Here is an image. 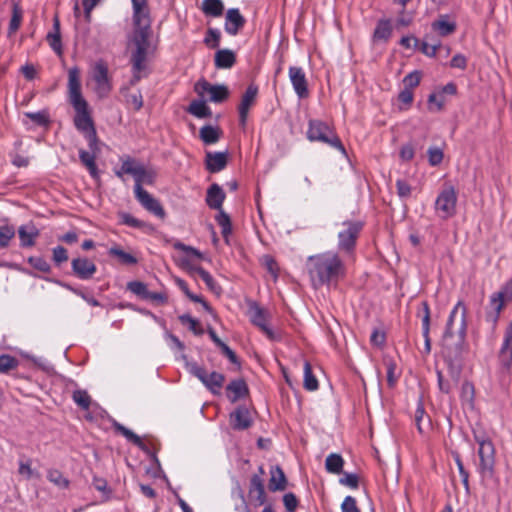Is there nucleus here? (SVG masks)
<instances>
[{"instance_id": "864d4df0", "label": "nucleus", "mask_w": 512, "mask_h": 512, "mask_svg": "<svg viewBox=\"0 0 512 512\" xmlns=\"http://www.w3.org/2000/svg\"><path fill=\"white\" fill-rule=\"evenodd\" d=\"M127 289L133 294L141 297L142 299H146L149 290L147 289V285L141 281H131L127 284Z\"/></svg>"}, {"instance_id": "39448f33", "label": "nucleus", "mask_w": 512, "mask_h": 512, "mask_svg": "<svg viewBox=\"0 0 512 512\" xmlns=\"http://www.w3.org/2000/svg\"><path fill=\"white\" fill-rule=\"evenodd\" d=\"M121 167L115 170V175L123 179L125 174H129L134 178L135 186L142 187L143 184L152 185L156 178V173L152 169H147L142 163L130 156H123L120 158Z\"/></svg>"}, {"instance_id": "6ab92c4d", "label": "nucleus", "mask_w": 512, "mask_h": 512, "mask_svg": "<svg viewBox=\"0 0 512 512\" xmlns=\"http://www.w3.org/2000/svg\"><path fill=\"white\" fill-rule=\"evenodd\" d=\"M289 78L297 96L300 99L308 97V83L304 70L301 67L291 66L289 68Z\"/></svg>"}, {"instance_id": "de8ad7c7", "label": "nucleus", "mask_w": 512, "mask_h": 512, "mask_svg": "<svg viewBox=\"0 0 512 512\" xmlns=\"http://www.w3.org/2000/svg\"><path fill=\"white\" fill-rule=\"evenodd\" d=\"M425 315L422 319L423 326V336L425 338V352L429 353L431 351V343L429 338V327H430V313L429 307L426 303H424Z\"/></svg>"}, {"instance_id": "0e129e2a", "label": "nucleus", "mask_w": 512, "mask_h": 512, "mask_svg": "<svg viewBox=\"0 0 512 512\" xmlns=\"http://www.w3.org/2000/svg\"><path fill=\"white\" fill-rule=\"evenodd\" d=\"M120 217L121 222L129 227L144 228L146 226L145 222L135 218L129 213H122Z\"/></svg>"}, {"instance_id": "4468645a", "label": "nucleus", "mask_w": 512, "mask_h": 512, "mask_svg": "<svg viewBox=\"0 0 512 512\" xmlns=\"http://www.w3.org/2000/svg\"><path fill=\"white\" fill-rule=\"evenodd\" d=\"M248 313L251 322L255 326H257L266 335L268 339L272 341L279 339V336L268 325V321L270 318L268 311L261 308L256 302H252L249 305Z\"/></svg>"}, {"instance_id": "5fc2aeb1", "label": "nucleus", "mask_w": 512, "mask_h": 512, "mask_svg": "<svg viewBox=\"0 0 512 512\" xmlns=\"http://www.w3.org/2000/svg\"><path fill=\"white\" fill-rule=\"evenodd\" d=\"M475 395L474 385L471 382L465 381L461 387V400L469 405L473 404Z\"/></svg>"}, {"instance_id": "ddd939ff", "label": "nucleus", "mask_w": 512, "mask_h": 512, "mask_svg": "<svg viewBox=\"0 0 512 512\" xmlns=\"http://www.w3.org/2000/svg\"><path fill=\"white\" fill-rule=\"evenodd\" d=\"M195 92L201 97L214 103H221L229 96V90L225 85H214L202 79L194 87Z\"/></svg>"}, {"instance_id": "2f4dec72", "label": "nucleus", "mask_w": 512, "mask_h": 512, "mask_svg": "<svg viewBox=\"0 0 512 512\" xmlns=\"http://www.w3.org/2000/svg\"><path fill=\"white\" fill-rule=\"evenodd\" d=\"M286 477L280 467L271 470V478L269 480L270 491H283L286 488Z\"/></svg>"}, {"instance_id": "4be33fe9", "label": "nucleus", "mask_w": 512, "mask_h": 512, "mask_svg": "<svg viewBox=\"0 0 512 512\" xmlns=\"http://www.w3.org/2000/svg\"><path fill=\"white\" fill-rule=\"evenodd\" d=\"M245 22V18L241 15L239 9L231 8L226 13L225 31L229 35L235 36L244 27Z\"/></svg>"}, {"instance_id": "412c9836", "label": "nucleus", "mask_w": 512, "mask_h": 512, "mask_svg": "<svg viewBox=\"0 0 512 512\" xmlns=\"http://www.w3.org/2000/svg\"><path fill=\"white\" fill-rule=\"evenodd\" d=\"M230 424L235 430H245L252 424L250 411L246 406H238L230 414Z\"/></svg>"}, {"instance_id": "052dcab7", "label": "nucleus", "mask_w": 512, "mask_h": 512, "mask_svg": "<svg viewBox=\"0 0 512 512\" xmlns=\"http://www.w3.org/2000/svg\"><path fill=\"white\" fill-rule=\"evenodd\" d=\"M28 263L35 269L44 272L49 273L51 271L50 264L42 257H29Z\"/></svg>"}, {"instance_id": "bb28decb", "label": "nucleus", "mask_w": 512, "mask_h": 512, "mask_svg": "<svg viewBox=\"0 0 512 512\" xmlns=\"http://www.w3.org/2000/svg\"><path fill=\"white\" fill-rule=\"evenodd\" d=\"M225 199V193L222 188L214 183L212 184L206 195V203L211 209L222 210V204Z\"/></svg>"}, {"instance_id": "58836bf2", "label": "nucleus", "mask_w": 512, "mask_h": 512, "mask_svg": "<svg viewBox=\"0 0 512 512\" xmlns=\"http://www.w3.org/2000/svg\"><path fill=\"white\" fill-rule=\"evenodd\" d=\"M176 284L191 301L201 303L205 310L212 312L210 305L201 296L192 293L183 279L177 278Z\"/></svg>"}, {"instance_id": "0eeeda50", "label": "nucleus", "mask_w": 512, "mask_h": 512, "mask_svg": "<svg viewBox=\"0 0 512 512\" xmlns=\"http://www.w3.org/2000/svg\"><path fill=\"white\" fill-rule=\"evenodd\" d=\"M467 330V308L462 301H458L452 309L444 332V338H451L455 334L459 337V342L463 343Z\"/></svg>"}, {"instance_id": "c85d7f7f", "label": "nucleus", "mask_w": 512, "mask_h": 512, "mask_svg": "<svg viewBox=\"0 0 512 512\" xmlns=\"http://www.w3.org/2000/svg\"><path fill=\"white\" fill-rule=\"evenodd\" d=\"M228 398L231 402H236L248 393V387L244 380L236 379L227 386Z\"/></svg>"}, {"instance_id": "423d86ee", "label": "nucleus", "mask_w": 512, "mask_h": 512, "mask_svg": "<svg viewBox=\"0 0 512 512\" xmlns=\"http://www.w3.org/2000/svg\"><path fill=\"white\" fill-rule=\"evenodd\" d=\"M307 138L310 141H319L330 145L346 155V150L339 137L332 131L330 126L319 120H310L307 131Z\"/></svg>"}, {"instance_id": "a18cd8bd", "label": "nucleus", "mask_w": 512, "mask_h": 512, "mask_svg": "<svg viewBox=\"0 0 512 512\" xmlns=\"http://www.w3.org/2000/svg\"><path fill=\"white\" fill-rule=\"evenodd\" d=\"M19 360L11 355H0V373H8L18 367Z\"/></svg>"}, {"instance_id": "c03bdc74", "label": "nucleus", "mask_w": 512, "mask_h": 512, "mask_svg": "<svg viewBox=\"0 0 512 512\" xmlns=\"http://www.w3.org/2000/svg\"><path fill=\"white\" fill-rule=\"evenodd\" d=\"M22 10L18 5H14L12 9V17L9 22L8 35L14 34L20 27L22 22Z\"/></svg>"}, {"instance_id": "13d9d810", "label": "nucleus", "mask_w": 512, "mask_h": 512, "mask_svg": "<svg viewBox=\"0 0 512 512\" xmlns=\"http://www.w3.org/2000/svg\"><path fill=\"white\" fill-rule=\"evenodd\" d=\"M421 81V73L419 71H413L406 75L403 79L404 88L413 91L415 87L419 85Z\"/></svg>"}, {"instance_id": "774afa93", "label": "nucleus", "mask_w": 512, "mask_h": 512, "mask_svg": "<svg viewBox=\"0 0 512 512\" xmlns=\"http://www.w3.org/2000/svg\"><path fill=\"white\" fill-rule=\"evenodd\" d=\"M342 512H360L357 501L352 496H346L341 504Z\"/></svg>"}, {"instance_id": "680f3d73", "label": "nucleus", "mask_w": 512, "mask_h": 512, "mask_svg": "<svg viewBox=\"0 0 512 512\" xmlns=\"http://www.w3.org/2000/svg\"><path fill=\"white\" fill-rule=\"evenodd\" d=\"M262 263L267 269V271L273 276L276 280L278 277L279 267L275 259L270 255H264L262 257Z\"/></svg>"}, {"instance_id": "bf43d9fd", "label": "nucleus", "mask_w": 512, "mask_h": 512, "mask_svg": "<svg viewBox=\"0 0 512 512\" xmlns=\"http://www.w3.org/2000/svg\"><path fill=\"white\" fill-rule=\"evenodd\" d=\"M221 34L219 30L214 28H209L207 30V35L204 39V43L210 48H216L219 46Z\"/></svg>"}, {"instance_id": "4c0bfd02", "label": "nucleus", "mask_w": 512, "mask_h": 512, "mask_svg": "<svg viewBox=\"0 0 512 512\" xmlns=\"http://www.w3.org/2000/svg\"><path fill=\"white\" fill-rule=\"evenodd\" d=\"M304 383L303 386L308 391H315L319 387L318 380L312 372L311 364L305 360L303 364Z\"/></svg>"}, {"instance_id": "7c9ffc66", "label": "nucleus", "mask_w": 512, "mask_h": 512, "mask_svg": "<svg viewBox=\"0 0 512 512\" xmlns=\"http://www.w3.org/2000/svg\"><path fill=\"white\" fill-rule=\"evenodd\" d=\"M201 10L206 16L221 17L224 12V4L222 0H203Z\"/></svg>"}, {"instance_id": "b1692460", "label": "nucleus", "mask_w": 512, "mask_h": 512, "mask_svg": "<svg viewBox=\"0 0 512 512\" xmlns=\"http://www.w3.org/2000/svg\"><path fill=\"white\" fill-rule=\"evenodd\" d=\"M456 22L450 20L449 15H440L437 20H435L431 24V28L434 32L438 33L440 36L445 37L451 35L456 30Z\"/></svg>"}, {"instance_id": "09e8293b", "label": "nucleus", "mask_w": 512, "mask_h": 512, "mask_svg": "<svg viewBox=\"0 0 512 512\" xmlns=\"http://www.w3.org/2000/svg\"><path fill=\"white\" fill-rule=\"evenodd\" d=\"M47 478L50 482L60 488H68L69 480L63 476V474L57 469H51L47 472Z\"/></svg>"}, {"instance_id": "f257e3e1", "label": "nucleus", "mask_w": 512, "mask_h": 512, "mask_svg": "<svg viewBox=\"0 0 512 512\" xmlns=\"http://www.w3.org/2000/svg\"><path fill=\"white\" fill-rule=\"evenodd\" d=\"M133 6V31L128 37L127 51L130 63L137 70H145L149 55L152 53L150 37L151 18L147 0H131Z\"/></svg>"}, {"instance_id": "603ef678", "label": "nucleus", "mask_w": 512, "mask_h": 512, "mask_svg": "<svg viewBox=\"0 0 512 512\" xmlns=\"http://www.w3.org/2000/svg\"><path fill=\"white\" fill-rule=\"evenodd\" d=\"M74 402L84 410H88L91 404V398L85 390H76L73 392Z\"/></svg>"}, {"instance_id": "8fccbe9b", "label": "nucleus", "mask_w": 512, "mask_h": 512, "mask_svg": "<svg viewBox=\"0 0 512 512\" xmlns=\"http://www.w3.org/2000/svg\"><path fill=\"white\" fill-rule=\"evenodd\" d=\"M179 320L182 324L187 325L189 330H191L194 334H203V329L200 327L199 321L191 317L189 314H183L179 316Z\"/></svg>"}, {"instance_id": "a878e982", "label": "nucleus", "mask_w": 512, "mask_h": 512, "mask_svg": "<svg viewBox=\"0 0 512 512\" xmlns=\"http://www.w3.org/2000/svg\"><path fill=\"white\" fill-rule=\"evenodd\" d=\"M46 40L51 47V49L59 56L63 53L61 34H60V21L58 16H55L53 19V28L47 36Z\"/></svg>"}, {"instance_id": "ea45409f", "label": "nucleus", "mask_w": 512, "mask_h": 512, "mask_svg": "<svg viewBox=\"0 0 512 512\" xmlns=\"http://www.w3.org/2000/svg\"><path fill=\"white\" fill-rule=\"evenodd\" d=\"M250 493L256 494V499L260 504L265 502V489L263 480L259 475H253L250 480Z\"/></svg>"}, {"instance_id": "f8f14e48", "label": "nucleus", "mask_w": 512, "mask_h": 512, "mask_svg": "<svg viewBox=\"0 0 512 512\" xmlns=\"http://www.w3.org/2000/svg\"><path fill=\"white\" fill-rule=\"evenodd\" d=\"M475 440L479 444V471L483 477L491 476L495 465L494 445L489 439L477 435H475Z\"/></svg>"}, {"instance_id": "37998d69", "label": "nucleus", "mask_w": 512, "mask_h": 512, "mask_svg": "<svg viewBox=\"0 0 512 512\" xmlns=\"http://www.w3.org/2000/svg\"><path fill=\"white\" fill-rule=\"evenodd\" d=\"M79 158H80L81 162L83 163V165L86 166V168L88 169L91 176L96 177L97 176V166L95 163V159H96L95 153H90L85 150H80Z\"/></svg>"}, {"instance_id": "79ce46f5", "label": "nucleus", "mask_w": 512, "mask_h": 512, "mask_svg": "<svg viewBox=\"0 0 512 512\" xmlns=\"http://www.w3.org/2000/svg\"><path fill=\"white\" fill-rule=\"evenodd\" d=\"M441 46V42L439 40H435L426 35L421 42L420 50L423 54L429 57H434Z\"/></svg>"}, {"instance_id": "cd10ccee", "label": "nucleus", "mask_w": 512, "mask_h": 512, "mask_svg": "<svg viewBox=\"0 0 512 512\" xmlns=\"http://www.w3.org/2000/svg\"><path fill=\"white\" fill-rule=\"evenodd\" d=\"M215 66L220 69H229L236 62V55L232 50L220 49L215 53Z\"/></svg>"}, {"instance_id": "20e7f679", "label": "nucleus", "mask_w": 512, "mask_h": 512, "mask_svg": "<svg viewBox=\"0 0 512 512\" xmlns=\"http://www.w3.org/2000/svg\"><path fill=\"white\" fill-rule=\"evenodd\" d=\"M338 232V253L347 259L354 257L357 240L363 230L364 222L360 220H346L341 224Z\"/></svg>"}, {"instance_id": "c9c22d12", "label": "nucleus", "mask_w": 512, "mask_h": 512, "mask_svg": "<svg viewBox=\"0 0 512 512\" xmlns=\"http://www.w3.org/2000/svg\"><path fill=\"white\" fill-rule=\"evenodd\" d=\"M344 460L341 455L332 453L325 460V468L329 473L340 474L342 472Z\"/></svg>"}, {"instance_id": "5701e85b", "label": "nucleus", "mask_w": 512, "mask_h": 512, "mask_svg": "<svg viewBox=\"0 0 512 512\" xmlns=\"http://www.w3.org/2000/svg\"><path fill=\"white\" fill-rule=\"evenodd\" d=\"M228 161L227 152H207L205 157L206 169L211 173L223 170Z\"/></svg>"}, {"instance_id": "9b49d317", "label": "nucleus", "mask_w": 512, "mask_h": 512, "mask_svg": "<svg viewBox=\"0 0 512 512\" xmlns=\"http://www.w3.org/2000/svg\"><path fill=\"white\" fill-rule=\"evenodd\" d=\"M188 369L211 393L215 395L220 393L225 382V376L223 374L215 371L208 374L206 369L199 366L197 363L188 364Z\"/></svg>"}, {"instance_id": "e2e57ef3", "label": "nucleus", "mask_w": 512, "mask_h": 512, "mask_svg": "<svg viewBox=\"0 0 512 512\" xmlns=\"http://www.w3.org/2000/svg\"><path fill=\"white\" fill-rule=\"evenodd\" d=\"M428 161L431 166L439 165L444 157L443 151L438 147H430L427 151Z\"/></svg>"}, {"instance_id": "338daca9", "label": "nucleus", "mask_w": 512, "mask_h": 512, "mask_svg": "<svg viewBox=\"0 0 512 512\" xmlns=\"http://www.w3.org/2000/svg\"><path fill=\"white\" fill-rule=\"evenodd\" d=\"M52 253V258L56 265H60L68 260L67 249L64 248L63 246H56L55 248H53Z\"/></svg>"}, {"instance_id": "7ed1b4c3", "label": "nucleus", "mask_w": 512, "mask_h": 512, "mask_svg": "<svg viewBox=\"0 0 512 512\" xmlns=\"http://www.w3.org/2000/svg\"><path fill=\"white\" fill-rule=\"evenodd\" d=\"M68 99L75 110L74 125L84 134L93 153L98 151V138L87 101L81 92L80 71L72 67L68 71Z\"/></svg>"}, {"instance_id": "9d476101", "label": "nucleus", "mask_w": 512, "mask_h": 512, "mask_svg": "<svg viewBox=\"0 0 512 512\" xmlns=\"http://www.w3.org/2000/svg\"><path fill=\"white\" fill-rule=\"evenodd\" d=\"M91 78L94 82V91L99 98H106L112 91V79L106 62L99 60L91 69Z\"/></svg>"}, {"instance_id": "f704fd0d", "label": "nucleus", "mask_w": 512, "mask_h": 512, "mask_svg": "<svg viewBox=\"0 0 512 512\" xmlns=\"http://www.w3.org/2000/svg\"><path fill=\"white\" fill-rule=\"evenodd\" d=\"M221 130L218 127L205 125L200 129V138L205 144H214L220 139Z\"/></svg>"}, {"instance_id": "aec40b11", "label": "nucleus", "mask_w": 512, "mask_h": 512, "mask_svg": "<svg viewBox=\"0 0 512 512\" xmlns=\"http://www.w3.org/2000/svg\"><path fill=\"white\" fill-rule=\"evenodd\" d=\"M71 267L73 274L81 280L91 279L97 271L95 263L86 257L74 258Z\"/></svg>"}, {"instance_id": "6e6d98bb", "label": "nucleus", "mask_w": 512, "mask_h": 512, "mask_svg": "<svg viewBox=\"0 0 512 512\" xmlns=\"http://www.w3.org/2000/svg\"><path fill=\"white\" fill-rule=\"evenodd\" d=\"M218 225L221 227V233L224 237H227L231 233V221L228 214L223 210H220L216 217Z\"/></svg>"}, {"instance_id": "393cba45", "label": "nucleus", "mask_w": 512, "mask_h": 512, "mask_svg": "<svg viewBox=\"0 0 512 512\" xmlns=\"http://www.w3.org/2000/svg\"><path fill=\"white\" fill-rule=\"evenodd\" d=\"M18 236L21 247H32L39 236V231L33 224L21 225L18 228Z\"/></svg>"}, {"instance_id": "473e14b6", "label": "nucleus", "mask_w": 512, "mask_h": 512, "mask_svg": "<svg viewBox=\"0 0 512 512\" xmlns=\"http://www.w3.org/2000/svg\"><path fill=\"white\" fill-rule=\"evenodd\" d=\"M392 35V26L389 20L381 19L378 21L374 30V41H388Z\"/></svg>"}, {"instance_id": "69168bd1", "label": "nucleus", "mask_w": 512, "mask_h": 512, "mask_svg": "<svg viewBox=\"0 0 512 512\" xmlns=\"http://www.w3.org/2000/svg\"><path fill=\"white\" fill-rule=\"evenodd\" d=\"M126 103L132 106L136 111L143 107V96L140 91L126 96Z\"/></svg>"}, {"instance_id": "72a5a7b5", "label": "nucleus", "mask_w": 512, "mask_h": 512, "mask_svg": "<svg viewBox=\"0 0 512 512\" xmlns=\"http://www.w3.org/2000/svg\"><path fill=\"white\" fill-rule=\"evenodd\" d=\"M114 429L122 434L128 441L136 445L138 448H140L143 451L147 450L146 445L143 443L141 438L136 435L134 432H132L130 429L126 428L122 424L118 422H114L113 424Z\"/></svg>"}, {"instance_id": "a19ab883", "label": "nucleus", "mask_w": 512, "mask_h": 512, "mask_svg": "<svg viewBox=\"0 0 512 512\" xmlns=\"http://www.w3.org/2000/svg\"><path fill=\"white\" fill-rule=\"evenodd\" d=\"M188 112L198 118H205L211 115V109L206 105L203 99L192 101Z\"/></svg>"}, {"instance_id": "6e6552de", "label": "nucleus", "mask_w": 512, "mask_h": 512, "mask_svg": "<svg viewBox=\"0 0 512 512\" xmlns=\"http://www.w3.org/2000/svg\"><path fill=\"white\" fill-rule=\"evenodd\" d=\"M457 191L451 184H445L439 192L434 208L437 216L443 220H447L456 214Z\"/></svg>"}, {"instance_id": "f3484780", "label": "nucleus", "mask_w": 512, "mask_h": 512, "mask_svg": "<svg viewBox=\"0 0 512 512\" xmlns=\"http://www.w3.org/2000/svg\"><path fill=\"white\" fill-rule=\"evenodd\" d=\"M257 95L258 87L253 83L247 87L242 95L241 102L238 106L239 122L242 127L246 125L249 110L255 104Z\"/></svg>"}, {"instance_id": "e433bc0d", "label": "nucleus", "mask_w": 512, "mask_h": 512, "mask_svg": "<svg viewBox=\"0 0 512 512\" xmlns=\"http://www.w3.org/2000/svg\"><path fill=\"white\" fill-rule=\"evenodd\" d=\"M16 229L13 225L4 223L0 225V250L9 247L10 242L14 239Z\"/></svg>"}, {"instance_id": "dca6fc26", "label": "nucleus", "mask_w": 512, "mask_h": 512, "mask_svg": "<svg viewBox=\"0 0 512 512\" xmlns=\"http://www.w3.org/2000/svg\"><path fill=\"white\" fill-rule=\"evenodd\" d=\"M174 248L176 250L182 251L187 254V256L181 260V262H182V267L184 269H186L189 274L195 275V274H197L198 269H203L201 266L194 264L192 261V258H197V259L204 258L203 253L200 252L198 249H196L192 246L186 245L182 242H176L174 244Z\"/></svg>"}, {"instance_id": "49530a36", "label": "nucleus", "mask_w": 512, "mask_h": 512, "mask_svg": "<svg viewBox=\"0 0 512 512\" xmlns=\"http://www.w3.org/2000/svg\"><path fill=\"white\" fill-rule=\"evenodd\" d=\"M445 97L438 93H432L428 97V109L431 112H439L445 105Z\"/></svg>"}, {"instance_id": "f03ea898", "label": "nucleus", "mask_w": 512, "mask_h": 512, "mask_svg": "<svg viewBox=\"0 0 512 512\" xmlns=\"http://www.w3.org/2000/svg\"><path fill=\"white\" fill-rule=\"evenodd\" d=\"M306 270L314 289L330 288L337 286L345 278L347 265L345 257L336 251L328 250L309 256Z\"/></svg>"}, {"instance_id": "3c124183", "label": "nucleus", "mask_w": 512, "mask_h": 512, "mask_svg": "<svg viewBox=\"0 0 512 512\" xmlns=\"http://www.w3.org/2000/svg\"><path fill=\"white\" fill-rule=\"evenodd\" d=\"M197 275H199V277L205 282L209 290L215 293L221 292V287L217 284V282L208 271L204 269H198Z\"/></svg>"}, {"instance_id": "c756f323", "label": "nucleus", "mask_w": 512, "mask_h": 512, "mask_svg": "<svg viewBox=\"0 0 512 512\" xmlns=\"http://www.w3.org/2000/svg\"><path fill=\"white\" fill-rule=\"evenodd\" d=\"M108 255L118 260L123 265H136L138 259L133 254L124 251L119 245H114L108 250Z\"/></svg>"}, {"instance_id": "4d7b16f0", "label": "nucleus", "mask_w": 512, "mask_h": 512, "mask_svg": "<svg viewBox=\"0 0 512 512\" xmlns=\"http://www.w3.org/2000/svg\"><path fill=\"white\" fill-rule=\"evenodd\" d=\"M24 115L39 126H47L49 124V115L46 111L26 112Z\"/></svg>"}, {"instance_id": "2eb2a0df", "label": "nucleus", "mask_w": 512, "mask_h": 512, "mask_svg": "<svg viewBox=\"0 0 512 512\" xmlns=\"http://www.w3.org/2000/svg\"><path fill=\"white\" fill-rule=\"evenodd\" d=\"M135 197L147 211L161 219L165 217L166 213L160 202L143 187H137V189H135Z\"/></svg>"}, {"instance_id": "a211bd4d", "label": "nucleus", "mask_w": 512, "mask_h": 512, "mask_svg": "<svg viewBox=\"0 0 512 512\" xmlns=\"http://www.w3.org/2000/svg\"><path fill=\"white\" fill-rule=\"evenodd\" d=\"M499 361L506 371H512V320L504 333L503 343L499 351Z\"/></svg>"}, {"instance_id": "1a4fd4ad", "label": "nucleus", "mask_w": 512, "mask_h": 512, "mask_svg": "<svg viewBox=\"0 0 512 512\" xmlns=\"http://www.w3.org/2000/svg\"><path fill=\"white\" fill-rule=\"evenodd\" d=\"M512 301V278L509 279L501 288L492 293L489 300V306L492 309L487 313V319L494 325L499 320L500 313L507 303Z\"/></svg>"}]
</instances>
